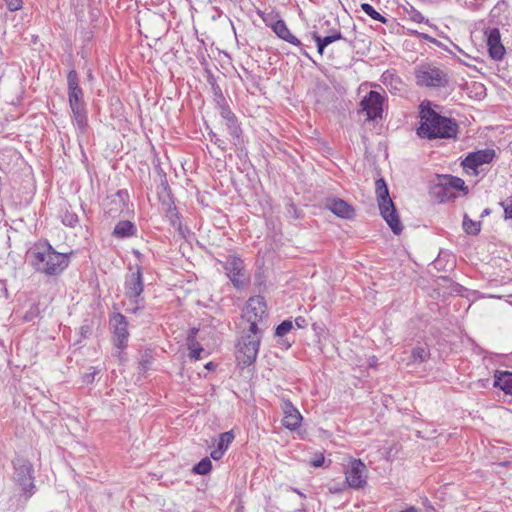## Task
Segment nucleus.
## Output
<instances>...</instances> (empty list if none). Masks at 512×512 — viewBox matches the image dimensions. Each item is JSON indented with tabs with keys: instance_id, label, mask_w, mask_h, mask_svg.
I'll return each instance as SVG.
<instances>
[{
	"instance_id": "37",
	"label": "nucleus",
	"mask_w": 512,
	"mask_h": 512,
	"mask_svg": "<svg viewBox=\"0 0 512 512\" xmlns=\"http://www.w3.org/2000/svg\"><path fill=\"white\" fill-rule=\"evenodd\" d=\"M325 462V458H324V455L323 453L319 452V453H316L314 458L311 460V465L313 467H321L323 466Z\"/></svg>"
},
{
	"instance_id": "14",
	"label": "nucleus",
	"mask_w": 512,
	"mask_h": 512,
	"mask_svg": "<svg viewBox=\"0 0 512 512\" xmlns=\"http://www.w3.org/2000/svg\"><path fill=\"white\" fill-rule=\"evenodd\" d=\"M68 99L70 108L85 107L83 101V91L78 83V74L75 70H70L67 75Z\"/></svg>"
},
{
	"instance_id": "35",
	"label": "nucleus",
	"mask_w": 512,
	"mask_h": 512,
	"mask_svg": "<svg viewBox=\"0 0 512 512\" xmlns=\"http://www.w3.org/2000/svg\"><path fill=\"white\" fill-rule=\"evenodd\" d=\"M500 205L504 209L505 219H512V198H507Z\"/></svg>"
},
{
	"instance_id": "44",
	"label": "nucleus",
	"mask_w": 512,
	"mask_h": 512,
	"mask_svg": "<svg viewBox=\"0 0 512 512\" xmlns=\"http://www.w3.org/2000/svg\"><path fill=\"white\" fill-rule=\"evenodd\" d=\"M401 512H417V510H416V508H414V507H409L408 509L403 510V511H401Z\"/></svg>"
},
{
	"instance_id": "5",
	"label": "nucleus",
	"mask_w": 512,
	"mask_h": 512,
	"mask_svg": "<svg viewBox=\"0 0 512 512\" xmlns=\"http://www.w3.org/2000/svg\"><path fill=\"white\" fill-rule=\"evenodd\" d=\"M261 341V331L249 332L241 337L237 345V359L244 365L252 364L258 354Z\"/></svg>"
},
{
	"instance_id": "15",
	"label": "nucleus",
	"mask_w": 512,
	"mask_h": 512,
	"mask_svg": "<svg viewBox=\"0 0 512 512\" xmlns=\"http://www.w3.org/2000/svg\"><path fill=\"white\" fill-rule=\"evenodd\" d=\"M487 40L489 55L494 60H500L505 54V48L501 43L500 31L497 28L487 29L484 32Z\"/></svg>"
},
{
	"instance_id": "46",
	"label": "nucleus",
	"mask_w": 512,
	"mask_h": 512,
	"mask_svg": "<svg viewBox=\"0 0 512 512\" xmlns=\"http://www.w3.org/2000/svg\"><path fill=\"white\" fill-rule=\"evenodd\" d=\"M489 213H490V212H489V209H485V210L483 211V213H482V216H484V215H488Z\"/></svg>"
},
{
	"instance_id": "30",
	"label": "nucleus",
	"mask_w": 512,
	"mask_h": 512,
	"mask_svg": "<svg viewBox=\"0 0 512 512\" xmlns=\"http://www.w3.org/2000/svg\"><path fill=\"white\" fill-rule=\"evenodd\" d=\"M463 229L467 234L476 235L480 231V222L473 221L465 215L463 220Z\"/></svg>"
},
{
	"instance_id": "11",
	"label": "nucleus",
	"mask_w": 512,
	"mask_h": 512,
	"mask_svg": "<svg viewBox=\"0 0 512 512\" xmlns=\"http://www.w3.org/2000/svg\"><path fill=\"white\" fill-rule=\"evenodd\" d=\"M224 268L229 279L236 288L242 287L247 282L244 262L236 257L229 256L225 262Z\"/></svg>"
},
{
	"instance_id": "17",
	"label": "nucleus",
	"mask_w": 512,
	"mask_h": 512,
	"mask_svg": "<svg viewBox=\"0 0 512 512\" xmlns=\"http://www.w3.org/2000/svg\"><path fill=\"white\" fill-rule=\"evenodd\" d=\"M325 207L343 219H351L355 215L354 208L342 199L328 198L325 201Z\"/></svg>"
},
{
	"instance_id": "34",
	"label": "nucleus",
	"mask_w": 512,
	"mask_h": 512,
	"mask_svg": "<svg viewBox=\"0 0 512 512\" xmlns=\"http://www.w3.org/2000/svg\"><path fill=\"white\" fill-rule=\"evenodd\" d=\"M292 328V321L285 320L280 325L277 326L275 334L276 336L282 337L286 335L288 332H290Z\"/></svg>"
},
{
	"instance_id": "9",
	"label": "nucleus",
	"mask_w": 512,
	"mask_h": 512,
	"mask_svg": "<svg viewBox=\"0 0 512 512\" xmlns=\"http://www.w3.org/2000/svg\"><path fill=\"white\" fill-rule=\"evenodd\" d=\"M346 483L349 487L359 489L367 482L368 470L360 460L349 458L348 464L344 467Z\"/></svg>"
},
{
	"instance_id": "42",
	"label": "nucleus",
	"mask_w": 512,
	"mask_h": 512,
	"mask_svg": "<svg viewBox=\"0 0 512 512\" xmlns=\"http://www.w3.org/2000/svg\"><path fill=\"white\" fill-rule=\"evenodd\" d=\"M0 289H1V291H3L5 294H7V288H6V283H5V281H0Z\"/></svg>"
},
{
	"instance_id": "18",
	"label": "nucleus",
	"mask_w": 512,
	"mask_h": 512,
	"mask_svg": "<svg viewBox=\"0 0 512 512\" xmlns=\"http://www.w3.org/2000/svg\"><path fill=\"white\" fill-rule=\"evenodd\" d=\"M272 29L279 38L289 42L294 46L299 47L300 52L303 55L308 56L304 48L301 46L300 40L290 32V30L288 29L287 25L283 20H278L277 22H275L274 25L272 26Z\"/></svg>"
},
{
	"instance_id": "27",
	"label": "nucleus",
	"mask_w": 512,
	"mask_h": 512,
	"mask_svg": "<svg viewBox=\"0 0 512 512\" xmlns=\"http://www.w3.org/2000/svg\"><path fill=\"white\" fill-rule=\"evenodd\" d=\"M188 346L190 349V357L195 360L200 359L203 348L195 342L194 331H192L191 335L188 337Z\"/></svg>"
},
{
	"instance_id": "6",
	"label": "nucleus",
	"mask_w": 512,
	"mask_h": 512,
	"mask_svg": "<svg viewBox=\"0 0 512 512\" xmlns=\"http://www.w3.org/2000/svg\"><path fill=\"white\" fill-rule=\"evenodd\" d=\"M14 480L21 487L25 498H30L35 492L33 465L30 461L18 458L14 462Z\"/></svg>"
},
{
	"instance_id": "4",
	"label": "nucleus",
	"mask_w": 512,
	"mask_h": 512,
	"mask_svg": "<svg viewBox=\"0 0 512 512\" xmlns=\"http://www.w3.org/2000/svg\"><path fill=\"white\" fill-rule=\"evenodd\" d=\"M375 192L378 200V206L382 217L395 234H400L403 227L396 212L393 201L389 196L388 187L383 178L376 180Z\"/></svg>"
},
{
	"instance_id": "20",
	"label": "nucleus",
	"mask_w": 512,
	"mask_h": 512,
	"mask_svg": "<svg viewBox=\"0 0 512 512\" xmlns=\"http://www.w3.org/2000/svg\"><path fill=\"white\" fill-rule=\"evenodd\" d=\"M434 194L440 200V202H446L456 197V193L453 192L451 187L443 185V175L438 178V183L434 187Z\"/></svg>"
},
{
	"instance_id": "26",
	"label": "nucleus",
	"mask_w": 512,
	"mask_h": 512,
	"mask_svg": "<svg viewBox=\"0 0 512 512\" xmlns=\"http://www.w3.org/2000/svg\"><path fill=\"white\" fill-rule=\"evenodd\" d=\"M430 356L429 350L425 346H417L411 352L412 363H423Z\"/></svg>"
},
{
	"instance_id": "25",
	"label": "nucleus",
	"mask_w": 512,
	"mask_h": 512,
	"mask_svg": "<svg viewBox=\"0 0 512 512\" xmlns=\"http://www.w3.org/2000/svg\"><path fill=\"white\" fill-rule=\"evenodd\" d=\"M74 120L78 128L83 132L87 127V116L85 107L71 108Z\"/></svg>"
},
{
	"instance_id": "13",
	"label": "nucleus",
	"mask_w": 512,
	"mask_h": 512,
	"mask_svg": "<svg viewBox=\"0 0 512 512\" xmlns=\"http://www.w3.org/2000/svg\"><path fill=\"white\" fill-rule=\"evenodd\" d=\"M136 267L137 271L133 274V286H130V312L135 315L141 313L145 309L144 299L139 298L143 291L141 268L139 265Z\"/></svg>"
},
{
	"instance_id": "1",
	"label": "nucleus",
	"mask_w": 512,
	"mask_h": 512,
	"mask_svg": "<svg viewBox=\"0 0 512 512\" xmlns=\"http://www.w3.org/2000/svg\"><path fill=\"white\" fill-rule=\"evenodd\" d=\"M30 265L47 276L61 274L69 265L70 254L57 252L47 241L36 243L28 252Z\"/></svg>"
},
{
	"instance_id": "36",
	"label": "nucleus",
	"mask_w": 512,
	"mask_h": 512,
	"mask_svg": "<svg viewBox=\"0 0 512 512\" xmlns=\"http://www.w3.org/2000/svg\"><path fill=\"white\" fill-rule=\"evenodd\" d=\"M5 3L10 11H17L21 9L23 5L22 0H5Z\"/></svg>"
},
{
	"instance_id": "32",
	"label": "nucleus",
	"mask_w": 512,
	"mask_h": 512,
	"mask_svg": "<svg viewBox=\"0 0 512 512\" xmlns=\"http://www.w3.org/2000/svg\"><path fill=\"white\" fill-rule=\"evenodd\" d=\"M62 222L66 226L75 227L79 222V218L75 212L66 209L62 215Z\"/></svg>"
},
{
	"instance_id": "19",
	"label": "nucleus",
	"mask_w": 512,
	"mask_h": 512,
	"mask_svg": "<svg viewBox=\"0 0 512 512\" xmlns=\"http://www.w3.org/2000/svg\"><path fill=\"white\" fill-rule=\"evenodd\" d=\"M494 386L499 387L506 394H512V372L497 371Z\"/></svg>"
},
{
	"instance_id": "28",
	"label": "nucleus",
	"mask_w": 512,
	"mask_h": 512,
	"mask_svg": "<svg viewBox=\"0 0 512 512\" xmlns=\"http://www.w3.org/2000/svg\"><path fill=\"white\" fill-rule=\"evenodd\" d=\"M235 436L232 431H227L219 436V440L217 443V448L223 450L224 452L228 449L229 445L234 440Z\"/></svg>"
},
{
	"instance_id": "39",
	"label": "nucleus",
	"mask_w": 512,
	"mask_h": 512,
	"mask_svg": "<svg viewBox=\"0 0 512 512\" xmlns=\"http://www.w3.org/2000/svg\"><path fill=\"white\" fill-rule=\"evenodd\" d=\"M224 453H225V452H224L223 450H221V449H219V448H216V449H214V450H212V451H211L210 456H211V458H212L213 460H216V461H217V460H220V459L223 457Z\"/></svg>"
},
{
	"instance_id": "12",
	"label": "nucleus",
	"mask_w": 512,
	"mask_h": 512,
	"mask_svg": "<svg viewBox=\"0 0 512 512\" xmlns=\"http://www.w3.org/2000/svg\"><path fill=\"white\" fill-rule=\"evenodd\" d=\"M494 155V151L490 149L473 152L464 159L462 165L468 174L477 175L478 167L491 162Z\"/></svg>"
},
{
	"instance_id": "43",
	"label": "nucleus",
	"mask_w": 512,
	"mask_h": 512,
	"mask_svg": "<svg viewBox=\"0 0 512 512\" xmlns=\"http://www.w3.org/2000/svg\"><path fill=\"white\" fill-rule=\"evenodd\" d=\"M129 229H130V236L133 235L136 232V228L131 223H130Z\"/></svg>"
},
{
	"instance_id": "3",
	"label": "nucleus",
	"mask_w": 512,
	"mask_h": 512,
	"mask_svg": "<svg viewBox=\"0 0 512 512\" xmlns=\"http://www.w3.org/2000/svg\"><path fill=\"white\" fill-rule=\"evenodd\" d=\"M109 324L112 332V356L117 358L120 365L125 366L127 360L125 349L128 342V322L123 314L114 312L110 317Z\"/></svg>"
},
{
	"instance_id": "33",
	"label": "nucleus",
	"mask_w": 512,
	"mask_h": 512,
	"mask_svg": "<svg viewBox=\"0 0 512 512\" xmlns=\"http://www.w3.org/2000/svg\"><path fill=\"white\" fill-rule=\"evenodd\" d=\"M361 8L372 19L380 21L382 23L386 22V19L379 12H377L370 4L363 3L361 4Z\"/></svg>"
},
{
	"instance_id": "8",
	"label": "nucleus",
	"mask_w": 512,
	"mask_h": 512,
	"mask_svg": "<svg viewBox=\"0 0 512 512\" xmlns=\"http://www.w3.org/2000/svg\"><path fill=\"white\" fill-rule=\"evenodd\" d=\"M416 81L420 86L443 87L448 79L447 75L438 67L422 65L416 70Z\"/></svg>"
},
{
	"instance_id": "16",
	"label": "nucleus",
	"mask_w": 512,
	"mask_h": 512,
	"mask_svg": "<svg viewBox=\"0 0 512 512\" xmlns=\"http://www.w3.org/2000/svg\"><path fill=\"white\" fill-rule=\"evenodd\" d=\"M281 407L284 414L283 426L292 431L298 429L303 419L299 410L289 400H284Z\"/></svg>"
},
{
	"instance_id": "38",
	"label": "nucleus",
	"mask_w": 512,
	"mask_h": 512,
	"mask_svg": "<svg viewBox=\"0 0 512 512\" xmlns=\"http://www.w3.org/2000/svg\"><path fill=\"white\" fill-rule=\"evenodd\" d=\"M91 372L84 374L83 381L87 384H90L94 381L95 375L98 373L93 367L91 368Z\"/></svg>"
},
{
	"instance_id": "22",
	"label": "nucleus",
	"mask_w": 512,
	"mask_h": 512,
	"mask_svg": "<svg viewBox=\"0 0 512 512\" xmlns=\"http://www.w3.org/2000/svg\"><path fill=\"white\" fill-rule=\"evenodd\" d=\"M313 38L317 44L318 53L322 55L324 48L334 41L342 39V35L339 31H334L331 35L322 38L317 33H314Z\"/></svg>"
},
{
	"instance_id": "10",
	"label": "nucleus",
	"mask_w": 512,
	"mask_h": 512,
	"mask_svg": "<svg viewBox=\"0 0 512 512\" xmlns=\"http://www.w3.org/2000/svg\"><path fill=\"white\" fill-rule=\"evenodd\" d=\"M384 96L377 91H370L360 102V112H364L367 120L382 118Z\"/></svg>"
},
{
	"instance_id": "47",
	"label": "nucleus",
	"mask_w": 512,
	"mask_h": 512,
	"mask_svg": "<svg viewBox=\"0 0 512 512\" xmlns=\"http://www.w3.org/2000/svg\"><path fill=\"white\" fill-rule=\"evenodd\" d=\"M375 364V359L373 358V361L370 362V366H373Z\"/></svg>"
},
{
	"instance_id": "29",
	"label": "nucleus",
	"mask_w": 512,
	"mask_h": 512,
	"mask_svg": "<svg viewBox=\"0 0 512 512\" xmlns=\"http://www.w3.org/2000/svg\"><path fill=\"white\" fill-rule=\"evenodd\" d=\"M112 236L118 239H125L128 237V220L118 222L115 226Z\"/></svg>"
},
{
	"instance_id": "41",
	"label": "nucleus",
	"mask_w": 512,
	"mask_h": 512,
	"mask_svg": "<svg viewBox=\"0 0 512 512\" xmlns=\"http://www.w3.org/2000/svg\"><path fill=\"white\" fill-rule=\"evenodd\" d=\"M295 324L298 328H304L307 325L306 320L303 317H297L295 319Z\"/></svg>"
},
{
	"instance_id": "45",
	"label": "nucleus",
	"mask_w": 512,
	"mask_h": 512,
	"mask_svg": "<svg viewBox=\"0 0 512 512\" xmlns=\"http://www.w3.org/2000/svg\"><path fill=\"white\" fill-rule=\"evenodd\" d=\"M133 253L137 257V259H140V252L138 250H133Z\"/></svg>"
},
{
	"instance_id": "40",
	"label": "nucleus",
	"mask_w": 512,
	"mask_h": 512,
	"mask_svg": "<svg viewBox=\"0 0 512 512\" xmlns=\"http://www.w3.org/2000/svg\"><path fill=\"white\" fill-rule=\"evenodd\" d=\"M411 19L416 23H421L424 21L423 15L418 11H413L410 15Z\"/></svg>"
},
{
	"instance_id": "23",
	"label": "nucleus",
	"mask_w": 512,
	"mask_h": 512,
	"mask_svg": "<svg viewBox=\"0 0 512 512\" xmlns=\"http://www.w3.org/2000/svg\"><path fill=\"white\" fill-rule=\"evenodd\" d=\"M443 185L451 187L455 193L459 190H466L465 182L461 178L451 175H443Z\"/></svg>"
},
{
	"instance_id": "24",
	"label": "nucleus",
	"mask_w": 512,
	"mask_h": 512,
	"mask_svg": "<svg viewBox=\"0 0 512 512\" xmlns=\"http://www.w3.org/2000/svg\"><path fill=\"white\" fill-rule=\"evenodd\" d=\"M122 193L123 191H118L114 198L109 202L110 207L108 208L107 213L112 218L115 217V214L118 211H122V208L125 205L122 198Z\"/></svg>"
},
{
	"instance_id": "2",
	"label": "nucleus",
	"mask_w": 512,
	"mask_h": 512,
	"mask_svg": "<svg viewBox=\"0 0 512 512\" xmlns=\"http://www.w3.org/2000/svg\"><path fill=\"white\" fill-rule=\"evenodd\" d=\"M421 125L418 128V135L432 138L455 137L458 125L450 118L443 117L431 109L430 102H422L420 105Z\"/></svg>"
},
{
	"instance_id": "31",
	"label": "nucleus",
	"mask_w": 512,
	"mask_h": 512,
	"mask_svg": "<svg viewBox=\"0 0 512 512\" xmlns=\"http://www.w3.org/2000/svg\"><path fill=\"white\" fill-rule=\"evenodd\" d=\"M212 463L209 458L202 459L193 468V472L199 475H205L211 471Z\"/></svg>"
},
{
	"instance_id": "21",
	"label": "nucleus",
	"mask_w": 512,
	"mask_h": 512,
	"mask_svg": "<svg viewBox=\"0 0 512 512\" xmlns=\"http://www.w3.org/2000/svg\"><path fill=\"white\" fill-rule=\"evenodd\" d=\"M221 116L225 120V125L229 133L234 137H239L240 128L236 123L234 114L228 108H221Z\"/></svg>"
},
{
	"instance_id": "7",
	"label": "nucleus",
	"mask_w": 512,
	"mask_h": 512,
	"mask_svg": "<svg viewBox=\"0 0 512 512\" xmlns=\"http://www.w3.org/2000/svg\"><path fill=\"white\" fill-rule=\"evenodd\" d=\"M266 303L263 297H251L242 312V318L249 323V332L261 331L258 324L262 322L266 316Z\"/></svg>"
}]
</instances>
